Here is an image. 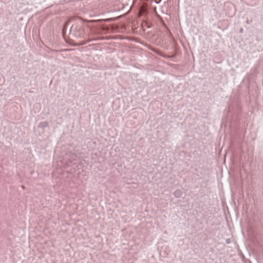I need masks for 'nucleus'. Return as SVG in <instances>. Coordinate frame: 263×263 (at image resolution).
<instances>
[{"label":"nucleus","instance_id":"f03ea898","mask_svg":"<svg viewBox=\"0 0 263 263\" xmlns=\"http://www.w3.org/2000/svg\"><path fill=\"white\" fill-rule=\"evenodd\" d=\"M47 125V124L46 122H42L39 125L40 126H46Z\"/></svg>","mask_w":263,"mask_h":263},{"label":"nucleus","instance_id":"f257e3e1","mask_svg":"<svg viewBox=\"0 0 263 263\" xmlns=\"http://www.w3.org/2000/svg\"><path fill=\"white\" fill-rule=\"evenodd\" d=\"M174 195L177 197H179L181 195V191H177L174 193Z\"/></svg>","mask_w":263,"mask_h":263}]
</instances>
